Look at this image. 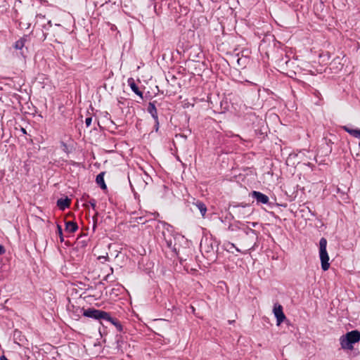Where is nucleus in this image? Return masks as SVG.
<instances>
[{
	"label": "nucleus",
	"mask_w": 360,
	"mask_h": 360,
	"mask_svg": "<svg viewBox=\"0 0 360 360\" xmlns=\"http://www.w3.org/2000/svg\"><path fill=\"white\" fill-rule=\"evenodd\" d=\"M218 245L212 239L205 238L201 240L200 251L202 255L210 262H214L217 259Z\"/></svg>",
	"instance_id": "f257e3e1"
},
{
	"label": "nucleus",
	"mask_w": 360,
	"mask_h": 360,
	"mask_svg": "<svg viewBox=\"0 0 360 360\" xmlns=\"http://www.w3.org/2000/svg\"><path fill=\"white\" fill-rule=\"evenodd\" d=\"M360 341V332L357 330L347 332L340 338L341 347L344 349L352 350L353 345Z\"/></svg>",
	"instance_id": "f03ea898"
},
{
	"label": "nucleus",
	"mask_w": 360,
	"mask_h": 360,
	"mask_svg": "<svg viewBox=\"0 0 360 360\" xmlns=\"http://www.w3.org/2000/svg\"><path fill=\"white\" fill-rule=\"evenodd\" d=\"M327 240L321 238L319 240V257L321 259V269L327 271L330 267L329 256L326 250Z\"/></svg>",
	"instance_id": "7ed1b4c3"
},
{
	"label": "nucleus",
	"mask_w": 360,
	"mask_h": 360,
	"mask_svg": "<svg viewBox=\"0 0 360 360\" xmlns=\"http://www.w3.org/2000/svg\"><path fill=\"white\" fill-rule=\"evenodd\" d=\"M77 310L79 311V312H82L83 316L96 320L103 321L105 316H108V312L100 309H96L94 308H88L84 309V308L78 307H77Z\"/></svg>",
	"instance_id": "20e7f679"
},
{
	"label": "nucleus",
	"mask_w": 360,
	"mask_h": 360,
	"mask_svg": "<svg viewBox=\"0 0 360 360\" xmlns=\"http://www.w3.org/2000/svg\"><path fill=\"white\" fill-rule=\"evenodd\" d=\"M273 312L276 318L277 325L279 326L282 322L286 319V316L283 313V307L278 304H274Z\"/></svg>",
	"instance_id": "39448f33"
},
{
	"label": "nucleus",
	"mask_w": 360,
	"mask_h": 360,
	"mask_svg": "<svg viewBox=\"0 0 360 360\" xmlns=\"http://www.w3.org/2000/svg\"><path fill=\"white\" fill-rule=\"evenodd\" d=\"M250 195L256 200L257 201V204H268L269 203V197L259 192V191H253L250 193Z\"/></svg>",
	"instance_id": "423d86ee"
},
{
	"label": "nucleus",
	"mask_w": 360,
	"mask_h": 360,
	"mask_svg": "<svg viewBox=\"0 0 360 360\" xmlns=\"http://www.w3.org/2000/svg\"><path fill=\"white\" fill-rule=\"evenodd\" d=\"M103 321L113 325L117 331L122 332L123 331V326L121 322L116 318L112 317L110 314L108 312V316H105Z\"/></svg>",
	"instance_id": "0eeeda50"
},
{
	"label": "nucleus",
	"mask_w": 360,
	"mask_h": 360,
	"mask_svg": "<svg viewBox=\"0 0 360 360\" xmlns=\"http://www.w3.org/2000/svg\"><path fill=\"white\" fill-rule=\"evenodd\" d=\"M248 207V206L247 205H233L232 207V212L237 216L238 218H244L246 214H249L245 211V209Z\"/></svg>",
	"instance_id": "6e6552de"
},
{
	"label": "nucleus",
	"mask_w": 360,
	"mask_h": 360,
	"mask_svg": "<svg viewBox=\"0 0 360 360\" xmlns=\"http://www.w3.org/2000/svg\"><path fill=\"white\" fill-rule=\"evenodd\" d=\"M192 205L193 207H191V210L193 211L195 208L198 209L200 211L202 217H204L207 212V207L205 204L200 200H196L193 202Z\"/></svg>",
	"instance_id": "1a4fd4ad"
},
{
	"label": "nucleus",
	"mask_w": 360,
	"mask_h": 360,
	"mask_svg": "<svg viewBox=\"0 0 360 360\" xmlns=\"http://www.w3.org/2000/svg\"><path fill=\"white\" fill-rule=\"evenodd\" d=\"M324 141H325V146H323L321 149L323 150H322V153H323L324 155H328L331 153L332 152V145L333 144V142L332 141L331 139H329L328 138H324Z\"/></svg>",
	"instance_id": "9d476101"
},
{
	"label": "nucleus",
	"mask_w": 360,
	"mask_h": 360,
	"mask_svg": "<svg viewBox=\"0 0 360 360\" xmlns=\"http://www.w3.org/2000/svg\"><path fill=\"white\" fill-rule=\"evenodd\" d=\"M155 103H157V101L150 102L147 108L148 112L150 114L154 120H157V119H158V110L155 106Z\"/></svg>",
	"instance_id": "9b49d317"
},
{
	"label": "nucleus",
	"mask_w": 360,
	"mask_h": 360,
	"mask_svg": "<svg viewBox=\"0 0 360 360\" xmlns=\"http://www.w3.org/2000/svg\"><path fill=\"white\" fill-rule=\"evenodd\" d=\"M128 84L130 86L131 89L139 96L143 98V92L139 90L138 86L135 83V81L133 78L128 79Z\"/></svg>",
	"instance_id": "f8f14e48"
},
{
	"label": "nucleus",
	"mask_w": 360,
	"mask_h": 360,
	"mask_svg": "<svg viewBox=\"0 0 360 360\" xmlns=\"http://www.w3.org/2000/svg\"><path fill=\"white\" fill-rule=\"evenodd\" d=\"M343 130L349 134L354 138H357L360 139V129H352L348 126H342L341 127Z\"/></svg>",
	"instance_id": "ddd939ff"
},
{
	"label": "nucleus",
	"mask_w": 360,
	"mask_h": 360,
	"mask_svg": "<svg viewBox=\"0 0 360 360\" xmlns=\"http://www.w3.org/2000/svg\"><path fill=\"white\" fill-rule=\"evenodd\" d=\"M70 205V200L66 197L65 198H60L57 200V206L61 210H65Z\"/></svg>",
	"instance_id": "4468645a"
},
{
	"label": "nucleus",
	"mask_w": 360,
	"mask_h": 360,
	"mask_svg": "<svg viewBox=\"0 0 360 360\" xmlns=\"http://www.w3.org/2000/svg\"><path fill=\"white\" fill-rule=\"evenodd\" d=\"M105 172H101L96 176V182L101 187L102 190H106L107 186L104 181Z\"/></svg>",
	"instance_id": "2eb2a0df"
},
{
	"label": "nucleus",
	"mask_w": 360,
	"mask_h": 360,
	"mask_svg": "<svg viewBox=\"0 0 360 360\" xmlns=\"http://www.w3.org/2000/svg\"><path fill=\"white\" fill-rule=\"evenodd\" d=\"M78 229L76 222L68 221L65 222V231L70 233H75Z\"/></svg>",
	"instance_id": "dca6fc26"
},
{
	"label": "nucleus",
	"mask_w": 360,
	"mask_h": 360,
	"mask_svg": "<svg viewBox=\"0 0 360 360\" xmlns=\"http://www.w3.org/2000/svg\"><path fill=\"white\" fill-rule=\"evenodd\" d=\"M25 39L24 37L20 39L19 40H18L17 41H15V44H14V48L15 49H19V50H21L23 46H25Z\"/></svg>",
	"instance_id": "f3484780"
},
{
	"label": "nucleus",
	"mask_w": 360,
	"mask_h": 360,
	"mask_svg": "<svg viewBox=\"0 0 360 360\" xmlns=\"http://www.w3.org/2000/svg\"><path fill=\"white\" fill-rule=\"evenodd\" d=\"M224 245H225V249L230 252H232V253L233 252L232 250L233 248H235L237 252H240V250L238 248H237L236 247H235L234 244H233L229 242L226 244H224Z\"/></svg>",
	"instance_id": "a211bd4d"
},
{
	"label": "nucleus",
	"mask_w": 360,
	"mask_h": 360,
	"mask_svg": "<svg viewBox=\"0 0 360 360\" xmlns=\"http://www.w3.org/2000/svg\"><path fill=\"white\" fill-rule=\"evenodd\" d=\"M50 28L47 27L46 25H44L42 26V32H43V37H44V40L46 39L47 38V37L49 36V33L47 32V31L49 30Z\"/></svg>",
	"instance_id": "6ab92c4d"
},
{
	"label": "nucleus",
	"mask_w": 360,
	"mask_h": 360,
	"mask_svg": "<svg viewBox=\"0 0 360 360\" xmlns=\"http://www.w3.org/2000/svg\"><path fill=\"white\" fill-rule=\"evenodd\" d=\"M57 229H58V233L59 237H60V240L61 243H63L64 241V238H63V230H62L61 226L59 224L57 225Z\"/></svg>",
	"instance_id": "aec40b11"
},
{
	"label": "nucleus",
	"mask_w": 360,
	"mask_h": 360,
	"mask_svg": "<svg viewBox=\"0 0 360 360\" xmlns=\"http://www.w3.org/2000/svg\"><path fill=\"white\" fill-rule=\"evenodd\" d=\"M19 25L22 28L25 27V29H29L30 27L31 23L30 22L24 23L23 22H20Z\"/></svg>",
	"instance_id": "412c9836"
},
{
	"label": "nucleus",
	"mask_w": 360,
	"mask_h": 360,
	"mask_svg": "<svg viewBox=\"0 0 360 360\" xmlns=\"http://www.w3.org/2000/svg\"><path fill=\"white\" fill-rule=\"evenodd\" d=\"M91 122H92V117H86V120H85L86 126L87 127H89L91 125Z\"/></svg>",
	"instance_id": "4be33fe9"
},
{
	"label": "nucleus",
	"mask_w": 360,
	"mask_h": 360,
	"mask_svg": "<svg viewBox=\"0 0 360 360\" xmlns=\"http://www.w3.org/2000/svg\"><path fill=\"white\" fill-rule=\"evenodd\" d=\"M89 202L91 205V206L92 207V208L95 209L96 204V200L95 199H91Z\"/></svg>",
	"instance_id": "5701e85b"
},
{
	"label": "nucleus",
	"mask_w": 360,
	"mask_h": 360,
	"mask_svg": "<svg viewBox=\"0 0 360 360\" xmlns=\"http://www.w3.org/2000/svg\"><path fill=\"white\" fill-rule=\"evenodd\" d=\"M154 121H155V131H158V129H159V120H158V119H157V120H154Z\"/></svg>",
	"instance_id": "b1692460"
},
{
	"label": "nucleus",
	"mask_w": 360,
	"mask_h": 360,
	"mask_svg": "<svg viewBox=\"0 0 360 360\" xmlns=\"http://www.w3.org/2000/svg\"><path fill=\"white\" fill-rule=\"evenodd\" d=\"M5 252H6L5 248L2 245H0V255L4 254Z\"/></svg>",
	"instance_id": "393cba45"
},
{
	"label": "nucleus",
	"mask_w": 360,
	"mask_h": 360,
	"mask_svg": "<svg viewBox=\"0 0 360 360\" xmlns=\"http://www.w3.org/2000/svg\"><path fill=\"white\" fill-rule=\"evenodd\" d=\"M249 232H251V233H252L254 234L256 233V231L254 229H250V228L248 229L247 231H245L246 234H248Z\"/></svg>",
	"instance_id": "a878e982"
},
{
	"label": "nucleus",
	"mask_w": 360,
	"mask_h": 360,
	"mask_svg": "<svg viewBox=\"0 0 360 360\" xmlns=\"http://www.w3.org/2000/svg\"><path fill=\"white\" fill-rule=\"evenodd\" d=\"M166 243H167V246H168L169 248H172V240H171V239H170V240H166Z\"/></svg>",
	"instance_id": "bb28decb"
},
{
	"label": "nucleus",
	"mask_w": 360,
	"mask_h": 360,
	"mask_svg": "<svg viewBox=\"0 0 360 360\" xmlns=\"http://www.w3.org/2000/svg\"><path fill=\"white\" fill-rule=\"evenodd\" d=\"M93 219H94V226H93V229H94V230H95V229H96V220H97V219H96V216H95V217H93Z\"/></svg>",
	"instance_id": "cd10ccee"
},
{
	"label": "nucleus",
	"mask_w": 360,
	"mask_h": 360,
	"mask_svg": "<svg viewBox=\"0 0 360 360\" xmlns=\"http://www.w3.org/2000/svg\"><path fill=\"white\" fill-rule=\"evenodd\" d=\"M36 18H41V19H44V18H45V15H42V14H41V13H39V14H37Z\"/></svg>",
	"instance_id": "c85d7f7f"
},
{
	"label": "nucleus",
	"mask_w": 360,
	"mask_h": 360,
	"mask_svg": "<svg viewBox=\"0 0 360 360\" xmlns=\"http://www.w3.org/2000/svg\"><path fill=\"white\" fill-rule=\"evenodd\" d=\"M48 27L51 28L53 26L51 20H48L47 23L46 24Z\"/></svg>",
	"instance_id": "c756f323"
},
{
	"label": "nucleus",
	"mask_w": 360,
	"mask_h": 360,
	"mask_svg": "<svg viewBox=\"0 0 360 360\" xmlns=\"http://www.w3.org/2000/svg\"><path fill=\"white\" fill-rule=\"evenodd\" d=\"M62 146H63L64 148V150H66L68 148V146L66 143H65L64 142H62Z\"/></svg>",
	"instance_id": "7c9ffc66"
},
{
	"label": "nucleus",
	"mask_w": 360,
	"mask_h": 360,
	"mask_svg": "<svg viewBox=\"0 0 360 360\" xmlns=\"http://www.w3.org/2000/svg\"><path fill=\"white\" fill-rule=\"evenodd\" d=\"M110 274H108L106 276H105V278H104V279H103V280H105V281H108V280H109V278H110Z\"/></svg>",
	"instance_id": "2f4dec72"
},
{
	"label": "nucleus",
	"mask_w": 360,
	"mask_h": 360,
	"mask_svg": "<svg viewBox=\"0 0 360 360\" xmlns=\"http://www.w3.org/2000/svg\"><path fill=\"white\" fill-rule=\"evenodd\" d=\"M0 360H8L4 355L0 357Z\"/></svg>",
	"instance_id": "473e14b6"
},
{
	"label": "nucleus",
	"mask_w": 360,
	"mask_h": 360,
	"mask_svg": "<svg viewBox=\"0 0 360 360\" xmlns=\"http://www.w3.org/2000/svg\"><path fill=\"white\" fill-rule=\"evenodd\" d=\"M75 313H77V316H79L80 314H82V312H79V311H77V309H75Z\"/></svg>",
	"instance_id": "72a5a7b5"
},
{
	"label": "nucleus",
	"mask_w": 360,
	"mask_h": 360,
	"mask_svg": "<svg viewBox=\"0 0 360 360\" xmlns=\"http://www.w3.org/2000/svg\"><path fill=\"white\" fill-rule=\"evenodd\" d=\"M56 27H58L60 29H63L62 26L60 24H55Z\"/></svg>",
	"instance_id": "f704fd0d"
},
{
	"label": "nucleus",
	"mask_w": 360,
	"mask_h": 360,
	"mask_svg": "<svg viewBox=\"0 0 360 360\" xmlns=\"http://www.w3.org/2000/svg\"><path fill=\"white\" fill-rule=\"evenodd\" d=\"M176 79V77L174 75H172L171 76V79L172 80H175Z\"/></svg>",
	"instance_id": "c9c22d12"
},
{
	"label": "nucleus",
	"mask_w": 360,
	"mask_h": 360,
	"mask_svg": "<svg viewBox=\"0 0 360 360\" xmlns=\"http://www.w3.org/2000/svg\"><path fill=\"white\" fill-rule=\"evenodd\" d=\"M309 211L313 216H316V214L314 212H312L309 209Z\"/></svg>",
	"instance_id": "e433bc0d"
},
{
	"label": "nucleus",
	"mask_w": 360,
	"mask_h": 360,
	"mask_svg": "<svg viewBox=\"0 0 360 360\" xmlns=\"http://www.w3.org/2000/svg\"><path fill=\"white\" fill-rule=\"evenodd\" d=\"M153 215H154L155 217H156V216H159V213H158V212H155V213H153Z\"/></svg>",
	"instance_id": "4c0bfd02"
},
{
	"label": "nucleus",
	"mask_w": 360,
	"mask_h": 360,
	"mask_svg": "<svg viewBox=\"0 0 360 360\" xmlns=\"http://www.w3.org/2000/svg\"><path fill=\"white\" fill-rule=\"evenodd\" d=\"M117 344H119V342H120V339L118 338L117 335Z\"/></svg>",
	"instance_id": "58836bf2"
},
{
	"label": "nucleus",
	"mask_w": 360,
	"mask_h": 360,
	"mask_svg": "<svg viewBox=\"0 0 360 360\" xmlns=\"http://www.w3.org/2000/svg\"><path fill=\"white\" fill-rule=\"evenodd\" d=\"M54 41L58 42V43H60V41L58 40V39H54Z\"/></svg>",
	"instance_id": "ea45409f"
},
{
	"label": "nucleus",
	"mask_w": 360,
	"mask_h": 360,
	"mask_svg": "<svg viewBox=\"0 0 360 360\" xmlns=\"http://www.w3.org/2000/svg\"><path fill=\"white\" fill-rule=\"evenodd\" d=\"M191 311H195V308L193 307H191Z\"/></svg>",
	"instance_id": "a19ab883"
},
{
	"label": "nucleus",
	"mask_w": 360,
	"mask_h": 360,
	"mask_svg": "<svg viewBox=\"0 0 360 360\" xmlns=\"http://www.w3.org/2000/svg\"><path fill=\"white\" fill-rule=\"evenodd\" d=\"M98 285H103V283L102 281H100Z\"/></svg>",
	"instance_id": "79ce46f5"
}]
</instances>
